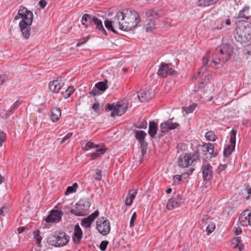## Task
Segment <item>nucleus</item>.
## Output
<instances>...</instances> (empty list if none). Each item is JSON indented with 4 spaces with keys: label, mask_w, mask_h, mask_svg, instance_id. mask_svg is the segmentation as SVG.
I'll return each mask as SVG.
<instances>
[{
    "label": "nucleus",
    "mask_w": 251,
    "mask_h": 251,
    "mask_svg": "<svg viewBox=\"0 0 251 251\" xmlns=\"http://www.w3.org/2000/svg\"><path fill=\"white\" fill-rule=\"evenodd\" d=\"M140 20V17L136 11L126 9L117 13L111 20H105L104 25L108 30L117 33L116 29L126 31L131 30L137 26Z\"/></svg>",
    "instance_id": "f257e3e1"
},
{
    "label": "nucleus",
    "mask_w": 251,
    "mask_h": 251,
    "mask_svg": "<svg viewBox=\"0 0 251 251\" xmlns=\"http://www.w3.org/2000/svg\"><path fill=\"white\" fill-rule=\"evenodd\" d=\"M233 48L229 44L222 45L217 47L212 54V62L215 65H223L230 58Z\"/></svg>",
    "instance_id": "f03ea898"
},
{
    "label": "nucleus",
    "mask_w": 251,
    "mask_h": 251,
    "mask_svg": "<svg viewBox=\"0 0 251 251\" xmlns=\"http://www.w3.org/2000/svg\"><path fill=\"white\" fill-rule=\"evenodd\" d=\"M236 24L235 39L241 44L248 42L251 39V25L248 22L240 21Z\"/></svg>",
    "instance_id": "7ed1b4c3"
},
{
    "label": "nucleus",
    "mask_w": 251,
    "mask_h": 251,
    "mask_svg": "<svg viewBox=\"0 0 251 251\" xmlns=\"http://www.w3.org/2000/svg\"><path fill=\"white\" fill-rule=\"evenodd\" d=\"M70 236L65 232L56 231L50 234L48 238V243L55 247H62L69 242Z\"/></svg>",
    "instance_id": "20e7f679"
},
{
    "label": "nucleus",
    "mask_w": 251,
    "mask_h": 251,
    "mask_svg": "<svg viewBox=\"0 0 251 251\" xmlns=\"http://www.w3.org/2000/svg\"><path fill=\"white\" fill-rule=\"evenodd\" d=\"M200 154L198 151L196 152L191 153H185L181 154L178 158V164L182 168H186L191 165L194 161L199 160Z\"/></svg>",
    "instance_id": "39448f33"
},
{
    "label": "nucleus",
    "mask_w": 251,
    "mask_h": 251,
    "mask_svg": "<svg viewBox=\"0 0 251 251\" xmlns=\"http://www.w3.org/2000/svg\"><path fill=\"white\" fill-rule=\"evenodd\" d=\"M127 104L123 101H118L117 103L108 104L106 108V111H111V116H121L123 115L127 109Z\"/></svg>",
    "instance_id": "423d86ee"
},
{
    "label": "nucleus",
    "mask_w": 251,
    "mask_h": 251,
    "mask_svg": "<svg viewBox=\"0 0 251 251\" xmlns=\"http://www.w3.org/2000/svg\"><path fill=\"white\" fill-rule=\"evenodd\" d=\"M22 18L19 24H32L33 21V13L25 7H23L19 10L18 15L15 17V20Z\"/></svg>",
    "instance_id": "0eeeda50"
},
{
    "label": "nucleus",
    "mask_w": 251,
    "mask_h": 251,
    "mask_svg": "<svg viewBox=\"0 0 251 251\" xmlns=\"http://www.w3.org/2000/svg\"><path fill=\"white\" fill-rule=\"evenodd\" d=\"M110 222L104 217L99 218L97 221V229L103 235L108 234L110 231Z\"/></svg>",
    "instance_id": "6e6552de"
},
{
    "label": "nucleus",
    "mask_w": 251,
    "mask_h": 251,
    "mask_svg": "<svg viewBox=\"0 0 251 251\" xmlns=\"http://www.w3.org/2000/svg\"><path fill=\"white\" fill-rule=\"evenodd\" d=\"M91 203L86 200H80L76 203L75 210H73V214L77 216H82V213L84 210L88 209Z\"/></svg>",
    "instance_id": "1a4fd4ad"
},
{
    "label": "nucleus",
    "mask_w": 251,
    "mask_h": 251,
    "mask_svg": "<svg viewBox=\"0 0 251 251\" xmlns=\"http://www.w3.org/2000/svg\"><path fill=\"white\" fill-rule=\"evenodd\" d=\"M237 130L232 129L230 132V144L228 145L225 148L224 154L226 157H228L231 154L233 151L234 150L236 143V135Z\"/></svg>",
    "instance_id": "9d476101"
},
{
    "label": "nucleus",
    "mask_w": 251,
    "mask_h": 251,
    "mask_svg": "<svg viewBox=\"0 0 251 251\" xmlns=\"http://www.w3.org/2000/svg\"><path fill=\"white\" fill-rule=\"evenodd\" d=\"M176 73V72L172 69L170 64L162 63L158 70L157 74L162 77H166L168 75H173Z\"/></svg>",
    "instance_id": "9b49d317"
},
{
    "label": "nucleus",
    "mask_w": 251,
    "mask_h": 251,
    "mask_svg": "<svg viewBox=\"0 0 251 251\" xmlns=\"http://www.w3.org/2000/svg\"><path fill=\"white\" fill-rule=\"evenodd\" d=\"M239 220L242 226H251V210L247 209L242 212L239 216Z\"/></svg>",
    "instance_id": "f8f14e48"
},
{
    "label": "nucleus",
    "mask_w": 251,
    "mask_h": 251,
    "mask_svg": "<svg viewBox=\"0 0 251 251\" xmlns=\"http://www.w3.org/2000/svg\"><path fill=\"white\" fill-rule=\"evenodd\" d=\"M201 170L204 181L210 180L213 177V167L210 164L203 163Z\"/></svg>",
    "instance_id": "ddd939ff"
},
{
    "label": "nucleus",
    "mask_w": 251,
    "mask_h": 251,
    "mask_svg": "<svg viewBox=\"0 0 251 251\" xmlns=\"http://www.w3.org/2000/svg\"><path fill=\"white\" fill-rule=\"evenodd\" d=\"M174 118H171L167 121L161 124L160 131L162 133H165L169 130L176 128L179 124L177 123H173L172 120Z\"/></svg>",
    "instance_id": "4468645a"
},
{
    "label": "nucleus",
    "mask_w": 251,
    "mask_h": 251,
    "mask_svg": "<svg viewBox=\"0 0 251 251\" xmlns=\"http://www.w3.org/2000/svg\"><path fill=\"white\" fill-rule=\"evenodd\" d=\"M64 80L61 78H57L53 80L49 83V88L50 90L54 93H58L60 90L64 86Z\"/></svg>",
    "instance_id": "2eb2a0df"
},
{
    "label": "nucleus",
    "mask_w": 251,
    "mask_h": 251,
    "mask_svg": "<svg viewBox=\"0 0 251 251\" xmlns=\"http://www.w3.org/2000/svg\"><path fill=\"white\" fill-rule=\"evenodd\" d=\"M63 215V212L61 210H52L49 216L46 218L45 221L47 223H54L59 222L61 220V216Z\"/></svg>",
    "instance_id": "dca6fc26"
},
{
    "label": "nucleus",
    "mask_w": 251,
    "mask_h": 251,
    "mask_svg": "<svg viewBox=\"0 0 251 251\" xmlns=\"http://www.w3.org/2000/svg\"><path fill=\"white\" fill-rule=\"evenodd\" d=\"M107 80L97 83L95 85V88L93 89L90 94L96 96L99 94V91H104L107 88Z\"/></svg>",
    "instance_id": "f3484780"
},
{
    "label": "nucleus",
    "mask_w": 251,
    "mask_h": 251,
    "mask_svg": "<svg viewBox=\"0 0 251 251\" xmlns=\"http://www.w3.org/2000/svg\"><path fill=\"white\" fill-rule=\"evenodd\" d=\"M202 151L204 152L203 153L204 155H206V153H208L210 155V158L212 155L215 156L217 155L216 152L214 153V146L212 143H208L204 144L202 145Z\"/></svg>",
    "instance_id": "a211bd4d"
},
{
    "label": "nucleus",
    "mask_w": 251,
    "mask_h": 251,
    "mask_svg": "<svg viewBox=\"0 0 251 251\" xmlns=\"http://www.w3.org/2000/svg\"><path fill=\"white\" fill-rule=\"evenodd\" d=\"M82 234V231L79 226L78 225H75L74 227V232L73 237V239L75 243L78 244L80 243Z\"/></svg>",
    "instance_id": "6ab92c4d"
},
{
    "label": "nucleus",
    "mask_w": 251,
    "mask_h": 251,
    "mask_svg": "<svg viewBox=\"0 0 251 251\" xmlns=\"http://www.w3.org/2000/svg\"><path fill=\"white\" fill-rule=\"evenodd\" d=\"M31 24H19L21 31L25 39H28L30 36V25Z\"/></svg>",
    "instance_id": "aec40b11"
},
{
    "label": "nucleus",
    "mask_w": 251,
    "mask_h": 251,
    "mask_svg": "<svg viewBox=\"0 0 251 251\" xmlns=\"http://www.w3.org/2000/svg\"><path fill=\"white\" fill-rule=\"evenodd\" d=\"M180 201L178 198H172L169 200L167 204V208L172 210L178 207L180 205Z\"/></svg>",
    "instance_id": "412c9836"
},
{
    "label": "nucleus",
    "mask_w": 251,
    "mask_h": 251,
    "mask_svg": "<svg viewBox=\"0 0 251 251\" xmlns=\"http://www.w3.org/2000/svg\"><path fill=\"white\" fill-rule=\"evenodd\" d=\"M61 116V110L59 108L54 107L51 110L50 119L53 122L57 121Z\"/></svg>",
    "instance_id": "4be33fe9"
},
{
    "label": "nucleus",
    "mask_w": 251,
    "mask_h": 251,
    "mask_svg": "<svg viewBox=\"0 0 251 251\" xmlns=\"http://www.w3.org/2000/svg\"><path fill=\"white\" fill-rule=\"evenodd\" d=\"M158 129V125L154 121H151L149 124L148 133L151 137L153 138L157 133Z\"/></svg>",
    "instance_id": "5701e85b"
},
{
    "label": "nucleus",
    "mask_w": 251,
    "mask_h": 251,
    "mask_svg": "<svg viewBox=\"0 0 251 251\" xmlns=\"http://www.w3.org/2000/svg\"><path fill=\"white\" fill-rule=\"evenodd\" d=\"M92 22L96 25L97 29L102 33H104L105 35L107 34L102 25V21L100 19H98L97 17H93L92 18Z\"/></svg>",
    "instance_id": "b1692460"
},
{
    "label": "nucleus",
    "mask_w": 251,
    "mask_h": 251,
    "mask_svg": "<svg viewBox=\"0 0 251 251\" xmlns=\"http://www.w3.org/2000/svg\"><path fill=\"white\" fill-rule=\"evenodd\" d=\"M138 97L141 102H144L151 98L149 91L141 90L138 92Z\"/></svg>",
    "instance_id": "393cba45"
},
{
    "label": "nucleus",
    "mask_w": 251,
    "mask_h": 251,
    "mask_svg": "<svg viewBox=\"0 0 251 251\" xmlns=\"http://www.w3.org/2000/svg\"><path fill=\"white\" fill-rule=\"evenodd\" d=\"M250 7L248 6H245L242 10L240 11L237 18H244L246 20H248L250 18L249 14Z\"/></svg>",
    "instance_id": "a878e982"
},
{
    "label": "nucleus",
    "mask_w": 251,
    "mask_h": 251,
    "mask_svg": "<svg viewBox=\"0 0 251 251\" xmlns=\"http://www.w3.org/2000/svg\"><path fill=\"white\" fill-rule=\"evenodd\" d=\"M232 245L233 246V248H238L239 251H242L243 249V245L242 243L240 237L234 238L233 240Z\"/></svg>",
    "instance_id": "bb28decb"
},
{
    "label": "nucleus",
    "mask_w": 251,
    "mask_h": 251,
    "mask_svg": "<svg viewBox=\"0 0 251 251\" xmlns=\"http://www.w3.org/2000/svg\"><path fill=\"white\" fill-rule=\"evenodd\" d=\"M92 22V18L88 14H85L82 17L81 23L82 24L87 27L89 25L91 24Z\"/></svg>",
    "instance_id": "cd10ccee"
},
{
    "label": "nucleus",
    "mask_w": 251,
    "mask_h": 251,
    "mask_svg": "<svg viewBox=\"0 0 251 251\" xmlns=\"http://www.w3.org/2000/svg\"><path fill=\"white\" fill-rule=\"evenodd\" d=\"M155 28V22L152 20L151 19H150V22L144 26V28L145 31L147 32H151Z\"/></svg>",
    "instance_id": "c85d7f7f"
},
{
    "label": "nucleus",
    "mask_w": 251,
    "mask_h": 251,
    "mask_svg": "<svg viewBox=\"0 0 251 251\" xmlns=\"http://www.w3.org/2000/svg\"><path fill=\"white\" fill-rule=\"evenodd\" d=\"M106 151V149L102 148L97 150L95 152L91 154V159L94 160L98 158L101 155L103 154Z\"/></svg>",
    "instance_id": "c756f323"
},
{
    "label": "nucleus",
    "mask_w": 251,
    "mask_h": 251,
    "mask_svg": "<svg viewBox=\"0 0 251 251\" xmlns=\"http://www.w3.org/2000/svg\"><path fill=\"white\" fill-rule=\"evenodd\" d=\"M146 135V133L143 130L135 131V137L138 142L144 140Z\"/></svg>",
    "instance_id": "7c9ffc66"
},
{
    "label": "nucleus",
    "mask_w": 251,
    "mask_h": 251,
    "mask_svg": "<svg viewBox=\"0 0 251 251\" xmlns=\"http://www.w3.org/2000/svg\"><path fill=\"white\" fill-rule=\"evenodd\" d=\"M205 137L207 140L212 142L215 141L217 139V137L215 134V133L214 132V131H209L207 132H206Z\"/></svg>",
    "instance_id": "2f4dec72"
},
{
    "label": "nucleus",
    "mask_w": 251,
    "mask_h": 251,
    "mask_svg": "<svg viewBox=\"0 0 251 251\" xmlns=\"http://www.w3.org/2000/svg\"><path fill=\"white\" fill-rule=\"evenodd\" d=\"M75 89L73 86L68 87L67 89H66L65 91V92H62V95L64 98H68L71 95V94L75 91Z\"/></svg>",
    "instance_id": "473e14b6"
},
{
    "label": "nucleus",
    "mask_w": 251,
    "mask_h": 251,
    "mask_svg": "<svg viewBox=\"0 0 251 251\" xmlns=\"http://www.w3.org/2000/svg\"><path fill=\"white\" fill-rule=\"evenodd\" d=\"M93 222L88 217L82 219L81 225L82 226L85 228H89L90 227Z\"/></svg>",
    "instance_id": "72a5a7b5"
},
{
    "label": "nucleus",
    "mask_w": 251,
    "mask_h": 251,
    "mask_svg": "<svg viewBox=\"0 0 251 251\" xmlns=\"http://www.w3.org/2000/svg\"><path fill=\"white\" fill-rule=\"evenodd\" d=\"M146 15L149 18H157L158 14L154 10H148L146 12Z\"/></svg>",
    "instance_id": "f704fd0d"
},
{
    "label": "nucleus",
    "mask_w": 251,
    "mask_h": 251,
    "mask_svg": "<svg viewBox=\"0 0 251 251\" xmlns=\"http://www.w3.org/2000/svg\"><path fill=\"white\" fill-rule=\"evenodd\" d=\"M77 187V184L76 183H75L72 186L68 187V188H67V190L65 192V194L68 195L70 193H74V192H75Z\"/></svg>",
    "instance_id": "c9c22d12"
},
{
    "label": "nucleus",
    "mask_w": 251,
    "mask_h": 251,
    "mask_svg": "<svg viewBox=\"0 0 251 251\" xmlns=\"http://www.w3.org/2000/svg\"><path fill=\"white\" fill-rule=\"evenodd\" d=\"M209 59H208V55L207 54H205L202 58V63L203 65V67L201 69L202 70H206L207 68L208 67V63Z\"/></svg>",
    "instance_id": "e433bc0d"
},
{
    "label": "nucleus",
    "mask_w": 251,
    "mask_h": 251,
    "mask_svg": "<svg viewBox=\"0 0 251 251\" xmlns=\"http://www.w3.org/2000/svg\"><path fill=\"white\" fill-rule=\"evenodd\" d=\"M196 106H197L196 104L193 103L189 106L184 107L183 108H184V110L185 111V112L187 114H188V113H190L193 112L194 110V109H195V108L196 107Z\"/></svg>",
    "instance_id": "4c0bfd02"
},
{
    "label": "nucleus",
    "mask_w": 251,
    "mask_h": 251,
    "mask_svg": "<svg viewBox=\"0 0 251 251\" xmlns=\"http://www.w3.org/2000/svg\"><path fill=\"white\" fill-rule=\"evenodd\" d=\"M198 5L199 6H207L210 5V0H199Z\"/></svg>",
    "instance_id": "58836bf2"
},
{
    "label": "nucleus",
    "mask_w": 251,
    "mask_h": 251,
    "mask_svg": "<svg viewBox=\"0 0 251 251\" xmlns=\"http://www.w3.org/2000/svg\"><path fill=\"white\" fill-rule=\"evenodd\" d=\"M215 225L214 224L208 225L206 229V231L208 234L211 233L215 230Z\"/></svg>",
    "instance_id": "ea45409f"
},
{
    "label": "nucleus",
    "mask_w": 251,
    "mask_h": 251,
    "mask_svg": "<svg viewBox=\"0 0 251 251\" xmlns=\"http://www.w3.org/2000/svg\"><path fill=\"white\" fill-rule=\"evenodd\" d=\"M102 173L101 171L100 170H96L95 174L94 175V178L96 180H100L101 179Z\"/></svg>",
    "instance_id": "a19ab883"
},
{
    "label": "nucleus",
    "mask_w": 251,
    "mask_h": 251,
    "mask_svg": "<svg viewBox=\"0 0 251 251\" xmlns=\"http://www.w3.org/2000/svg\"><path fill=\"white\" fill-rule=\"evenodd\" d=\"M98 147V145H96L94 143L90 142H88L86 143L84 148L86 150H88L92 148H97Z\"/></svg>",
    "instance_id": "79ce46f5"
},
{
    "label": "nucleus",
    "mask_w": 251,
    "mask_h": 251,
    "mask_svg": "<svg viewBox=\"0 0 251 251\" xmlns=\"http://www.w3.org/2000/svg\"><path fill=\"white\" fill-rule=\"evenodd\" d=\"M34 236L36 241V243L39 246L42 238L40 235V231L39 230L35 232Z\"/></svg>",
    "instance_id": "37998d69"
},
{
    "label": "nucleus",
    "mask_w": 251,
    "mask_h": 251,
    "mask_svg": "<svg viewBox=\"0 0 251 251\" xmlns=\"http://www.w3.org/2000/svg\"><path fill=\"white\" fill-rule=\"evenodd\" d=\"M108 244V241L106 240L102 241L100 245V248L101 251H104L107 248V246Z\"/></svg>",
    "instance_id": "c03bdc74"
},
{
    "label": "nucleus",
    "mask_w": 251,
    "mask_h": 251,
    "mask_svg": "<svg viewBox=\"0 0 251 251\" xmlns=\"http://www.w3.org/2000/svg\"><path fill=\"white\" fill-rule=\"evenodd\" d=\"M195 169H191V173H187L186 174L185 173H182L181 174V176H179V175H176V176H174V179H177L178 181H180L181 180V176H185V175L187 174L188 175H189L190 174H191L193 171Z\"/></svg>",
    "instance_id": "a18cd8bd"
},
{
    "label": "nucleus",
    "mask_w": 251,
    "mask_h": 251,
    "mask_svg": "<svg viewBox=\"0 0 251 251\" xmlns=\"http://www.w3.org/2000/svg\"><path fill=\"white\" fill-rule=\"evenodd\" d=\"M99 212L98 210L95 211L94 213L89 215L88 217L93 222L95 219L98 216Z\"/></svg>",
    "instance_id": "49530a36"
},
{
    "label": "nucleus",
    "mask_w": 251,
    "mask_h": 251,
    "mask_svg": "<svg viewBox=\"0 0 251 251\" xmlns=\"http://www.w3.org/2000/svg\"><path fill=\"white\" fill-rule=\"evenodd\" d=\"M89 36H87L79 40V41L76 44V47H79L81 45L85 44L89 39Z\"/></svg>",
    "instance_id": "de8ad7c7"
},
{
    "label": "nucleus",
    "mask_w": 251,
    "mask_h": 251,
    "mask_svg": "<svg viewBox=\"0 0 251 251\" xmlns=\"http://www.w3.org/2000/svg\"><path fill=\"white\" fill-rule=\"evenodd\" d=\"M137 190H130L129 191L128 196L132 200H134L135 198V197L137 194Z\"/></svg>",
    "instance_id": "09e8293b"
},
{
    "label": "nucleus",
    "mask_w": 251,
    "mask_h": 251,
    "mask_svg": "<svg viewBox=\"0 0 251 251\" xmlns=\"http://www.w3.org/2000/svg\"><path fill=\"white\" fill-rule=\"evenodd\" d=\"M6 137V134L4 132H0V147L2 146V143L4 141Z\"/></svg>",
    "instance_id": "8fccbe9b"
},
{
    "label": "nucleus",
    "mask_w": 251,
    "mask_h": 251,
    "mask_svg": "<svg viewBox=\"0 0 251 251\" xmlns=\"http://www.w3.org/2000/svg\"><path fill=\"white\" fill-rule=\"evenodd\" d=\"M136 218V212H134V213L132 214V217L131 218L130 221V226L133 227L134 226V223Z\"/></svg>",
    "instance_id": "3c124183"
},
{
    "label": "nucleus",
    "mask_w": 251,
    "mask_h": 251,
    "mask_svg": "<svg viewBox=\"0 0 251 251\" xmlns=\"http://www.w3.org/2000/svg\"><path fill=\"white\" fill-rule=\"evenodd\" d=\"M147 122L145 121L138 123V127L140 128H146L147 127Z\"/></svg>",
    "instance_id": "603ef678"
},
{
    "label": "nucleus",
    "mask_w": 251,
    "mask_h": 251,
    "mask_svg": "<svg viewBox=\"0 0 251 251\" xmlns=\"http://www.w3.org/2000/svg\"><path fill=\"white\" fill-rule=\"evenodd\" d=\"M73 133L71 132L68 133L66 135L64 136V137L62 139V141L61 142V144L64 143L67 140H69L71 137L72 136Z\"/></svg>",
    "instance_id": "864d4df0"
},
{
    "label": "nucleus",
    "mask_w": 251,
    "mask_h": 251,
    "mask_svg": "<svg viewBox=\"0 0 251 251\" xmlns=\"http://www.w3.org/2000/svg\"><path fill=\"white\" fill-rule=\"evenodd\" d=\"M133 201V200L127 196L126 198L125 204L126 205H130L132 204Z\"/></svg>",
    "instance_id": "5fc2aeb1"
},
{
    "label": "nucleus",
    "mask_w": 251,
    "mask_h": 251,
    "mask_svg": "<svg viewBox=\"0 0 251 251\" xmlns=\"http://www.w3.org/2000/svg\"><path fill=\"white\" fill-rule=\"evenodd\" d=\"M99 103L97 102L93 104L92 108L96 112H97L99 110Z\"/></svg>",
    "instance_id": "6e6d98bb"
},
{
    "label": "nucleus",
    "mask_w": 251,
    "mask_h": 251,
    "mask_svg": "<svg viewBox=\"0 0 251 251\" xmlns=\"http://www.w3.org/2000/svg\"><path fill=\"white\" fill-rule=\"evenodd\" d=\"M20 104H21V102L20 101H18V100L16 101L14 103L13 106L11 107V111H12L16 108H17Z\"/></svg>",
    "instance_id": "4d7b16f0"
},
{
    "label": "nucleus",
    "mask_w": 251,
    "mask_h": 251,
    "mask_svg": "<svg viewBox=\"0 0 251 251\" xmlns=\"http://www.w3.org/2000/svg\"><path fill=\"white\" fill-rule=\"evenodd\" d=\"M141 148H147L148 143L144 140L139 142Z\"/></svg>",
    "instance_id": "13d9d810"
},
{
    "label": "nucleus",
    "mask_w": 251,
    "mask_h": 251,
    "mask_svg": "<svg viewBox=\"0 0 251 251\" xmlns=\"http://www.w3.org/2000/svg\"><path fill=\"white\" fill-rule=\"evenodd\" d=\"M39 5L42 8H44L47 5L46 0H41L39 1Z\"/></svg>",
    "instance_id": "bf43d9fd"
},
{
    "label": "nucleus",
    "mask_w": 251,
    "mask_h": 251,
    "mask_svg": "<svg viewBox=\"0 0 251 251\" xmlns=\"http://www.w3.org/2000/svg\"><path fill=\"white\" fill-rule=\"evenodd\" d=\"M6 80L5 76L0 75V85H2Z\"/></svg>",
    "instance_id": "052dcab7"
},
{
    "label": "nucleus",
    "mask_w": 251,
    "mask_h": 251,
    "mask_svg": "<svg viewBox=\"0 0 251 251\" xmlns=\"http://www.w3.org/2000/svg\"><path fill=\"white\" fill-rule=\"evenodd\" d=\"M65 209L66 210L67 212H70L72 214H73L72 211L75 210V209H72L70 206H66L65 207Z\"/></svg>",
    "instance_id": "680f3d73"
},
{
    "label": "nucleus",
    "mask_w": 251,
    "mask_h": 251,
    "mask_svg": "<svg viewBox=\"0 0 251 251\" xmlns=\"http://www.w3.org/2000/svg\"><path fill=\"white\" fill-rule=\"evenodd\" d=\"M26 228L25 227H20L18 229L19 233H21L24 232Z\"/></svg>",
    "instance_id": "e2e57ef3"
},
{
    "label": "nucleus",
    "mask_w": 251,
    "mask_h": 251,
    "mask_svg": "<svg viewBox=\"0 0 251 251\" xmlns=\"http://www.w3.org/2000/svg\"><path fill=\"white\" fill-rule=\"evenodd\" d=\"M6 209L5 206L2 207L0 209V215H4V209Z\"/></svg>",
    "instance_id": "0e129e2a"
},
{
    "label": "nucleus",
    "mask_w": 251,
    "mask_h": 251,
    "mask_svg": "<svg viewBox=\"0 0 251 251\" xmlns=\"http://www.w3.org/2000/svg\"><path fill=\"white\" fill-rule=\"evenodd\" d=\"M226 166L227 165L226 164H225L224 165L220 164V167H219V169L222 171L226 169Z\"/></svg>",
    "instance_id": "69168bd1"
},
{
    "label": "nucleus",
    "mask_w": 251,
    "mask_h": 251,
    "mask_svg": "<svg viewBox=\"0 0 251 251\" xmlns=\"http://www.w3.org/2000/svg\"><path fill=\"white\" fill-rule=\"evenodd\" d=\"M247 192L248 194V196H247L246 199H249L250 197V195L251 194V188L248 189Z\"/></svg>",
    "instance_id": "338daca9"
},
{
    "label": "nucleus",
    "mask_w": 251,
    "mask_h": 251,
    "mask_svg": "<svg viewBox=\"0 0 251 251\" xmlns=\"http://www.w3.org/2000/svg\"><path fill=\"white\" fill-rule=\"evenodd\" d=\"M225 23L226 25H229L231 24L230 20L229 19H227L226 20Z\"/></svg>",
    "instance_id": "774afa93"
}]
</instances>
